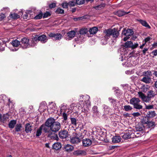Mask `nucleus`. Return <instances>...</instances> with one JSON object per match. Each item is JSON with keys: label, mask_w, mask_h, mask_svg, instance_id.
Returning <instances> with one entry per match:
<instances>
[{"label": "nucleus", "mask_w": 157, "mask_h": 157, "mask_svg": "<svg viewBox=\"0 0 157 157\" xmlns=\"http://www.w3.org/2000/svg\"><path fill=\"white\" fill-rule=\"evenodd\" d=\"M44 127H42V125L37 129L36 134V136L37 137L40 136L42 133V130H43L44 132Z\"/></svg>", "instance_id": "30"}, {"label": "nucleus", "mask_w": 157, "mask_h": 157, "mask_svg": "<svg viewBox=\"0 0 157 157\" xmlns=\"http://www.w3.org/2000/svg\"><path fill=\"white\" fill-rule=\"evenodd\" d=\"M154 124L155 123L154 122L151 121H150L149 120L146 126L148 128H150L153 126Z\"/></svg>", "instance_id": "41"}, {"label": "nucleus", "mask_w": 157, "mask_h": 157, "mask_svg": "<svg viewBox=\"0 0 157 157\" xmlns=\"http://www.w3.org/2000/svg\"><path fill=\"white\" fill-rule=\"evenodd\" d=\"M91 141L89 139L86 138L82 140V144L84 147L89 146L91 145Z\"/></svg>", "instance_id": "13"}, {"label": "nucleus", "mask_w": 157, "mask_h": 157, "mask_svg": "<svg viewBox=\"0 0 157 157\" xmlns=\"http://www.w3.org/2000/svg\"><path fill=\"white\" fill-rule=\"evenodd\" d=\"M22 128V125L21 124H17L15 127V129L16 131L19 132L21 130Z\"/></svg>", "instance_id": "43"}, {"label": "nucleus", "mask_w": 157, "mask_h": 157, "mask_svg": "<svg viewBox=\"0 0 157 157\" xmlns=\"http://www.w3.org/2000/svg\"><path fill=\"white\" fill-rule=\"evenodd\" d=\"M37 39L38 40L40 41L42 43L46 42L48 40L46 36L44 35H42L38 36Z\"/></svg>", "instance_id": "17"}, {"label": "nucleus", "mask_w": 157, "mask_h": 157, "mask_svg": "<svg viewBox=\"0 0 157 157\" xmlns=\"http://www.w3.org/2000/svg\"><path fill=\"white\" fill-rule=\"evenodd\" d=\"M19 14L20 15H18L15 13H12L10 14V16L11 18L15 19L20 18V15H23V13L22 12L19 13Z\"/></svg>", "instance_id": "21"}, {"label": "nucleus", "mask_w": 157, "mask_h": 157, "mask_svg": "<svg viewBox=\"0 0 157 157\" xmlns=\"http://www.w3.org/2000/svg\"><path fill=\"white\" fill-rule=\"evenodd\" d=\"M148 117L146 116L143 117L141 119V122L143 124H147L149 120Z\"/></svg>", "instance_id": "34"}, {"label": "nucleus", "mask_w": 157, "mask_h": 157, "mask_svg": "<svg viewBox=\"0 0 157 157\" xmlns=\"http://www.w3.org/2000/svg\"><path fill=\"white\" fill-rule=\"evenodd\" d=\"M155 94L153 90L149 91L147 93V95L151 99L154 97Z\"/></svg>", "instance_id": "33"}, {"label": "nucleus", "mask_w": 157, "mask_h": 157, "mask_svg": "<svg viewBox=\"0 0 157 157\" xmlns=\"http://www.w3.org/2000/svg\"><path fill=\"white\" fill-rule=\"evenodd\" d=\"M9 117V114L6 113L4 114L2 116V118L1 120V122L4 123L6 121H8Z\"/></svg>", "instance_id": "23"}, {"label": "nucleus", "mask_w": 157, "mask_h": 157, "mask_svg": "<svg viewBox=\"0 0 157 157\" xmlns=\"http://www.w3.org/2000/svg\"><path fill=\"white\" fill-rule=\"evenodd\" d=\"M135 133H133V131L128 130L126 133H124L121 136L122 138L124 139H128L130 138H134L135 137Z\"/></svg>", "instance_id": "5"}, {"label": "nucleus", "mask_w": 157, "mask_h": 157, "mask_svg": "<svg viewBox=\"0 0 157 157\" xmlns=\"http://www.w3.org/2000/svg\"><path fill=\"white\" fill-rule=\"evenodd\" d=\"M60 128V123L58 121H56L49 130V132L47 133L48 134V136L50 137L52 139L57 140H58L59 138L58 136L55 134V133L59 131Z\"/></svg>", "instance_id": "2"}, {"label": "nucleus", "mask_w": 157, "mask_h": 157, "mask_svg": "<svg viewBox=\"0 0 157 157\" xmlns=\"http://www.w3.org/2000/svg\"><path fill=\"white\" fill-rule=\"evenodd\" d=\"M71 123L72 124L76 126L77 124V121L76 119L75 118H71Z\"/></svg>", "instance_id": "48"}, {"label": "nucleus", "mask_w": 157, "mask_h": 157, "mask_svg": "<svg viewBox=\"0 0 157 157\" xmlns=\"http://www.w3.org/2000/svg\"><path fill=\"white\" fill-rule=\"evenodd\" d=\"M5 16L4 14H0V21L3 20L5 17Z\"/></svg>", "instance_id": "60"}, {"label": "nucleus", "mask_w": 157, "mask_h": 157, "mask_svg": "<svg viewBox=\"0 0 157 157\" xmlns=\"http://www.w3.org/2000/svg\"><path fill=\"white\" fill-rule=\"evenodd\" d=\"M139 45V44L137 43H135L134 44H133V45L132 46V48L134 49L137 48Z\"/></svg>", "instance_id": "59"}, {"label": "nucleus", "mask_w": 157, "mask_h": 157, "mask_svg": "<svg viewBox=\"0 0 157 157\" xmlns=\"http://www.w3.org/2000/svg\"><path fill=\"white\" fill-rule=\"evenodd\" d=\"M132 115L134 117H136L140 116L141 115V114L139 112H136L132 113Z\"/></svg>", "instance_id": "54"}, {"label": "nucleus", "mask_w": 157, "mask_h": 157, "mask_svg": "<svg viewBox=\"0 0 157 157\" xmlns=\"http://www.w3.org/2000/svg\"><path fill=\"white\" fill-rule=\"evenodd\" d=\"M129 12H126L123 11L119 10L117 12V14L119 16L121 17L128 14Z\"/></svg>", "instance_id": "40"}, {"label": "nucleus", "mask_w": 157, "mask_h": 157, "mask_svg": "<svg viewBox=\"0 0 157 157\" xmlns=\"http://www.w3.org/2000/svg\"><path fill=\"white\" fill-rule=\"evenodd\" d=\"M111 30V29H109L107 30L105 29L104 31L105 36L104 39V40L106 41L110 37V36L112 34Z\"/></svg>", "instance_id": "11"}, {"label": "nucleus", "mask_w": 157, "mask_h": 157, "mask_svg": "<svg viewBox=\"0 0 157 157\" xmlns=\"http://www.w3.org/2000/svg\"><path fill=\"white\" fill-rule=\"evenodd\" d=\"M81 141L80 139L78 138L75 136L71 137L70 142L72 144H77Z\"/></svg>", "instance_id": "14"}, {"label": "nucleus", "mask_w": 157, "mask_h": 157, "mask_svg": "<svg viewBox=\"0 0 157 157\" xmlns=\"http://www.w3.org/2000/svg\"><path fill=\"white\" fill-rule=\"evenodd\" d=\"M74 154L77 155H86V152L84 150H78L74 151Z\"/></svg>", "instance_id": "12"}, {"label": "nucleus", "mask_w": 157, "mask_h": 157, "mask_svg": "<svg viewBox=\"0 0 157 157\" xmlns=\"http://www.w3.org/2000/svg\"><path fill=\"white\" fill-rule=\"evenodd\" d=\"M75 136L77 137H78V138L82 139L84 137V135L86 134H84L83 132H81L78 133H75Z\"/></svg>", "instance_id": "38"}, {"label": "nucleus", "mask_w": 157, "mask_h": 157, "mask_svg": "<svg viewBox=\"0 0 157 157\" xmlns=\"http://www.w3.org/2000/svg\"><path fill=\"white\" fill-rule=\"evenodd\" d=\"M105 3L102 2L100 5L95 6L94 8L96 10H101L103 9L105 6Z\"/></svg>", "instance_id": "35"}, {"label": "nucleus", "mask_w": 157, "mask_h": 157, "mask_svg": "<svg viewBox=\"0 0 157 157\" xmlns=\"http://www.w3.org/2000/svg\"><path fill=\"white\" fill-rule=\"evenodd\" d=\"M16 121L14 120H11L9 123V127L11 128H13L16 124Z\"/></svg>", "instance_id": "32"}, {"label": "nucleus", "mask_w": 157, "mask_h": 157, "mask_svg": "<svg viewBox=\"0 0 157 157\" xmlns=\"http://www.w3.org/2000/svg\"><path fill=\"white\" fill-rule=\"evenodd\" d=\"M50 109L52 110L51 112H53L56 109V105L55 104H51L49 105Z\"/></svg>", "instance_id": "49"}, {"label": "nucleus", "mask_w": 157, "mask_h": 157, "mask_svg": "<svg viewBox=\"0 0 157 157\" xmlns=\"http://www.w3.org/2000/svg\"><path fill=\"white\" fill-rule=\"evenodd\" d=\"M76 3V2H75L74 1H72L68 3L69 6L71 7L74 6Z\"/></svg>", "instance_id": "51"}, {"label": "nucleus", "mask_w": 157, "mask_h": 157, "mask_svg": "<svg viewBox=\"0 0 157 157\" xmlns=\"http://www.w3.org/2000/svg\"><path fill=\"white\" fill-rule=\"evenodd\" d=\"M152 53L153 54V55L155 56H156L157 55V50H154L152 52Z\"/></svg>", "instance_id": "64"}, {"label": "nucleus", "mask_w": 157, "mask_h": 157, "mask_svg": "<svg viewBox=\"0 0 157 157\" xmlns=\"http://www.w3.org/2000/svg\"><path fill=\"white\" fill-rule=\"evenodd\" d=\"M89 96L80 95L78 99L79 103L77 104L79 109L82 112L88 111L90 107V102L89 101Z\"/></svg>", "instance_id": "1"}, {"label": "nucleus", "mask_w": 157, "mask_h": 157, "mask_svg": "<svg viewBox=\"0 0 157 157\" xmlns=\"http://www.w3.org/2000/svg\"><path fill=\"white\" fill-rule=\"evenodd\" d=\"M55 122V120L52 117H50L47 120L44 124L42 125V127H44L45 133H47L49 132V130Z\"/></svg>", "instance_id": "3"}, {"label": "nucleus", "mask_w": 157, "mask_h": 157, "mask_svg": "<svg viewBox=\"0 0 157 157\" xmlns=\"http://www.w3.org/2000/svg\"><path fill=\"white\" fill-rule=\"evenodd\" d=\"M140 100L138 98H133L130 100V103L133 105L134 108L136 109H140L143 108L142 106L140 104Z\"/></svg>", "instance_id": "4"}, {"label": "nucleus", "mask_w": 157, "mask_h": 157, "mask_svg": "<svg viewBox=\"0 0 157 157\" xmlns=\"http://www.w3.org/2000/svg\"><path fill=\"white\" fill-rule=\"evenodd\" d=\"M65 151L68 152H70L74 149V147L72 145L67 144L64 147Z\"/></svg>", "instance_id": "18"}, {"label": "nucleus", "mask_w": 157, "mask_h": 157, "mask_svg": "<svg viewBox=\"0 0 157 157\" xmlns=\"http://www.w3.org/2000/svg\"><path fill=\"white\" fill-rule=\"evenodd\" d=\"M108 99L113 107L116 106L117 102L116 100L110 97Z\"/></svg>", "instance_id": "29"}, {"label": "nucleus", "mask_w": 157, "mask_h": 157, "mask_svg": "<svg viewBox=\"0 0 157 157\" xmlns=\"http://www.w3.org/2000/svg\"><path fill=\"white\" fill-rule=\"evenodd\" d=\"M53 40H59L62 37V35L60 33H50L48 35Z\"/></svg>", "instance_id": "8"}, {"label": "nucleus", "mask_w": 157, "mask_h": 157, "mask_svg": "<svg viewBox=\"0 0 157 157\" xmlns=\"http://www.w3.org/2000/svg\"><path fill=\"white\" fill-rule=\"evenodd\" d=\"M139 96L140 98L143 101L146 102H149L151 99L147 95L146 96L142 92H139L138 93Z\"/></svg>", "instance_id": "7"}, {"label": "nucleus", "mask_w": 157, "mask_h": 157, "mask_svg": "<svg viewBox=\"0 0 157 157\" xmlns=\"http://www.w3.org/2000/svg\"><path fill=\"white\" fill-rule=\"evenodd\" d=\"M29 40L26 38H24L21 40V45L23 49L27 48L30 47V45L29 43Z\"/></svg>", "instance_id": "6"}, {"label": "nucleus", "mask_w": 157, "mask_h": 157, "mask_svg": "<svg viewBox=\"0 0 157 157\" xmlns=\"http://www.w3.org/2000/svg\"><path fill=\"white\" fill-rule=\"evenodd\" d=\"M92 111L93 113V115L94 117H98L99 115V113L97 110V107L94 106L92 108Z\"/></svg>", "instance_id": "24"}, {"label": "nucleus", "mask_w": 157, "mask_h": 157, "mask_svg": "<svg viewBox=\"0 0 157 157\" xmlns=\"http://www.w3.org/2000/svg\"><path fill=\"white\" fill-rule=\"evenodd\" d=\"M50 15V13L49 12H47L44 14L43 15V17L44 18L48 17Z\"/></svg>", "instance_id": "57"}, {"label": "nucleus", "mask_w": 157, "mask_h": 157, "mask_svg": "<svg viewBox=\"0 0 157 157\" xmlns=\"http://www.w3.org/2000/svg\"><path fill=\"white\" fill-rule=\"evenodd\" d=\"M59 135L60 138H66L68 136V132L66 130H61L59 131Z\"/></svg>", "instance_id": "9"}, {"label": "nucleus", "mask_w": 157, "mask_h": 157, "mask_svg": "<svg viewBox=\"0 0 157 157\" xmlns=\"http://www.w3.org/2000/svg\"><path fill=\"white\" fill-rule=\"evenodd\" d=\"M121 138L120 136H115L112 138V142L114 143H117L120 142Z\"/></svg>", "instance_id": "26"}, {"label": "nucleus", "mask_w": 157, "mask_h": 157, "mask_svg": "<svg viewBox=\"0 0 157 157\" xmlns=\"http://www.w3.org/2000/svg\"><path fill=\"white\" fill-rule=\"evenodd\" d=\"M156 115L155 111H149L147 113L146 116L148 118H152Z\"/></svg>", "instance_id": "25"}, {"label": "nucleus", "mask_w": 157, "mask_h": 157, "mask_svg": "<svg viewBox=\"0 0 157 157\" xmlns=\"http://www.w3.org/2000/svg\"><path fill=\"white\" fill-rule=\"evenodd\" d=\"M151 39V38L149 37H147L146 38H145L144 40L145 41V42L146 44V43L148 42V41H149L150 39Z\"/></svg>", "instance_id": "63"}, {"label": "nucleus", "mask_w": 157, "mask_h": 157, "mask_svg": "<svg viewBox=\"0 0 157 157\" xmlns=\"http://www.w3.org/2000/svg\"><path fill=\"white\" fill-rule=\"evenodd\" d=\"M12 44L13 47H17L20 45V43L18 40H15L12 41Z\"/></svg>", "instance_id": "39"}, {"label": "nucleus", "mask_w": 157, "mask_h": 157, "mask_svg": "<svg viewBox=\"0 0 157 157\" xmlns=\"http://www.w3.org/2000/svg\"><path fill=\"white\" fill-rule=\"evenodd\" d=\"M33 129V126L29 123H27L25 126V131L26 133H29Z\"/></svg>", "instance_id": "20"}, {"label": "nucleus", "mask_w": 157, "mask_h": 157, "mask_svg": "<svg viewBox=\"0 0 157 157\" xmlns=\"http://www.w3.org/2000/svg\"><path fill=\"white\" fill-rule=\"evenodd\" d=\"M145 108L147 109H151L154 108V106L153 105H148L145 104Z\"/></svg>", "instance_id": "47"}, {"label": "nucleus", "mask_w": 157, "mask_h": 157, "mask_svg": "<svg viewBox=\"0 0 157 157\" xmlns=\"http://www.w3.org/2000/svg\"><path fill=\"white\" fill-rule=\"evenodd\" d=\"M43 13L42 12L40 11V13L36 15L34 17L35 19H39L42 18L43 17Z\"/></svg>", "instance_id": "44"}, {"label": "nucleus", "mask_w": 157, "mask_h": 157, "mask_svg": "<svg viewBox=\"0 0 157 157\" xmlns=\"http://www.w3.org/2000/svg\"><path fill=\"white\" fill-rule=\"evenodd\" d=\"M56 12L58 13H63L64 10L61 8H58L56 10Z\"/></svg>", "instance_id": "53"}, {"label": "nucleus", "mask_w": 157, "mask_h": 157, "mask_svg": "<svg viewBox=\"0 0 157 157\" xmlns=\"http://www.w3.org/2000/svg\"><path fill=\"white\" fill-rule=\"evenodd\" d=\"M31 43L30 46H34L36 44V40L34 38L33 39H32V40H31Z\"/></svg>", "instance_id": "55"}, {"label": "nucleus", "mask_w": 157, "mask_h": 157, "mask_svg": "<svg viewBox=\"0 0 157 157\" xmlns=\"http://www.w3.org/2000/svg\"><path fill=\"white\" fill-rule=\"evenodd\" d=\"M137 21H138L143 26H145V27H147L148 29H150L151 27L145 21L141 19H138L137 20Z\"/></svg>", "instance_id": "19"}, {"label": "nucleus", "mask_w": 157, "mask_h": 157, "mask_svg": "<svg viewBox=\"0 0 157 157\" xmlns=\"http://www.w3.org/2000/svg\"><path fill=\"white\" fill-rule=\"evenodd\" d=\"M141 81L145 83L149 84L152 81L151 78L150 77L144 76L141 79Z\"/></svg>", "instance_id": "16"}, {"label": "nucleus", "mask_w": 157, "mask_h": 157, "mask_svg": "<svg viewBox=\"0 0 157 157\" xmlns=\"http://www.w3.org/2000/svg\"><path fill=\"white\" fill-rule=\"evenodd\" d=\"M98 30V28L96 27H94L90 28L89 30V32L91 34H96Z\"/></svg>", "instance_id": "28"}, {"label": "nucleus", "mask_w": 157, "mask_h": 157, "mask_svg": "<svg viewBox=\"0 0 157 157\" xmlns=\"http://www.w3.org/2000/svg\"><path fill=\"white\" fill-rule=\"evenodd\" d=\"M56 6V4L55 3H52L49 5V8H52L55 7Z\"/></svg>", "instance_id": "62"}, {"label": "nucleus", "mask_w": 157, "mask_h": 157, "mask_svg": "<svg viewBox=\"0 0 157 157\" xmlns=\"http://www.w3.org/2000/svg\"><path fill=\"white\" fill-rule=\"evenodd\" d=\"M69 6L68 3L64 2L62 4V6L63 8H67Z\"/></svg>", "instance_id": "58"}, {"label": "nucleus", "mask_w": 157, "mask_h": 157, "mask_svg": "<svg viewBox=\"0 0 157 157\" xmlns=\"http://www.w3.org/2000/svg\"><path fill=\"white\" fill-rule=\"evenodd\" d=\"M143 75L144 76H147L150 77H151L152 75L151 72L149 70L146 71H144L143 73Z\"/></svg>", "instance_id": "36"}, {"label": "nucleus", "mask_w": 157, "mask_h": 157, "mask_svg": "<svg viewBox=\"0 0 157 157\" xmlns=\"http://www.w3.org/2000/svg\"><path fill=\"white\" fill-rule=\"evenodd\" d=\"M122 34L126 36H129L132 35L134 34V32L132 29H128L127 30H124L122 32Z\"/></svg>", "instance_id": "10"}, {"label": "nucleus", "mask_w": 157, "mask_h": 157, "mask_svg": "<svg viewBox=\"0 0 157 157\" xmlns=\"http://www.w3.org/2000/svg\"><path fill=\"white\" fill-rule=\"evenodd\" d=\"M85 0H76V3L78 5H82L84 3Z\"/></svg>", "instance_id": "52"}, {"label": "nucleus", "mask_w": 157, "mask_h": 157, "mask_svg": "<svg viewBox=\"0 0 157 157\" xmlns=\"http://www.w3.org/2000/svg\"><path fill=\"white\" fill-rule=\"evenodd\" d=\"M124 108L126 111H128L132 109V107L129 105H124Z\"/></svg>", "instance_id": "45"}, {"label": "nucleus", "mask_w": 157, "mask_h": 157, "mask_svg": "<svg viewBox=\"0 0 157 157\" xmlns=\"http://www.w3.org/2000/svg\"><path fill=\"white\" fill-rule=\"evenodd\" d=\"M133 45V43L131 41H128L126 42L124 44V47L126 48H132V46Z\"/></svg>", "instance_id": "37"}, {"label": "nucleus", "mask_w": 157, "mask_h": 157, "mask_svg": "<svg viewBox=\"0 0 157 157\" xmlns=\"http://www.w3.org/2000/svg\"><path fill=\"white\" fill-rule=\"evenodd\" d=\"M111 31H112V34L114 37H117L119 35V32L117 31L116 29L114 28L113 29H112Z\"/></svg>", "instance_id": "31"}, {"label": "nucleus", "mask_w": 157, "mask_h": 157, "mask_svg": "<svg viewBox=\"0 0 157 157\" xmlns=\"http://www.w3.org/2000/svg\"><path fill=\"white\" fill-rule=\"evenodd\" d=\"M67 35L69 39L71 40L75 36V32L74 31H71L68 33Z\"/></svg>", "instance_id": "27"}, {"label": "nucleus", "mask_w": 157, "mask_h": 157, "mask_svg": "<svg viewBox=\"0 0 157 157\" xmlns=\"http://www.w3.org/2000/svg\"><path fill=\"white\" fill-rule=\"evenodd\" d=\"M67 116L68 115L65 112H63V113L62 116L64 121H66L67 120Z\"/></svg>", "instance_id": "56"}, {"label": "nucleus", "mask_w": 157, "mask_h": 157, "mask_svg": "<svg viewBox=\"0 0 157 157\" xmlns=\"http://www.w3.org/2000/svg\"><path fill=\"white\" fill-rule=\"evenodd\" d=\"M136 129L137 131H140L143 130V127L141 124H138L136 125Z\"/></svg>", "instance_id": "42"}, {"label": "nucleus", "mask_w": 157, "mask_h": 157, "mask_svg": "<svg viewBox=\"0 0 157 157\" xmlns=\"http://www.w3.org/2000/svg\"><path fill=\"white\" fill-rule=\"evenodd\" d=\"M61 147V145L60 143L57 142L55 143L52 145V148L55 150H58Z\"/></svg>", "instance_id": "22"}, {"label": "nucleus", "mask_w": 157, "mask_h": 157, "mask_svg": "<svg viewBox=\"0 0 157 157\" xmlns=\"http://www.w3.org/2000/svg\"><path fill=\"white\" fill-rule=\"evenodd\" d=\"M80 132H83L84 134H86L87 132V131L85 129L84 126L83 125L80 127Z\"/></svg>", "instance_id": "46"}, {"label": "nucleus", "mask_w": 157, "mask_h": 157, "mask_svg": "<svg viewBox=\"0 0 157 157\" xmlns=\"http://www.w3.org/2000/svg\"><path fill=\"white\" fill-rule=\"evenodd\" d=\"M103 107L104 109V110L106 112H108L110 110V108L107 106L105 105H104Z\"/></svg>", "instance_id": "50"}, {"label": "nucleus", "mask_w": 157, "mask_h": 157, "mask_svg": "<svg viewBox=\"0 0 157 157\" xmlns=\"http://www.w3.org/2000/svg\"><path fill=\"white\" fill-rule=\"evenodd\" d=\"M28 13H25V14L23 15V17L24 19H27L28 18Z\"/></svg>", "instance_id": "61"}, {"label": "nucleus", "mask_w": 157, "mask_h": 157, "mask_svg": "<svg viewBox=\"0 0 157 157\" xmlns=\"http://www.w3.org/2000/svg\"><path fill=\"white\" fill-rule=\"evenodd\" d=\"M88 32V30L87 29L83 28L81 29L79 31V33L80 35L79 36L78 38L80 40L79 38L81 37H83V35L87 33Z\"/></svg>", "instance_id": "15"}]
</instances>
